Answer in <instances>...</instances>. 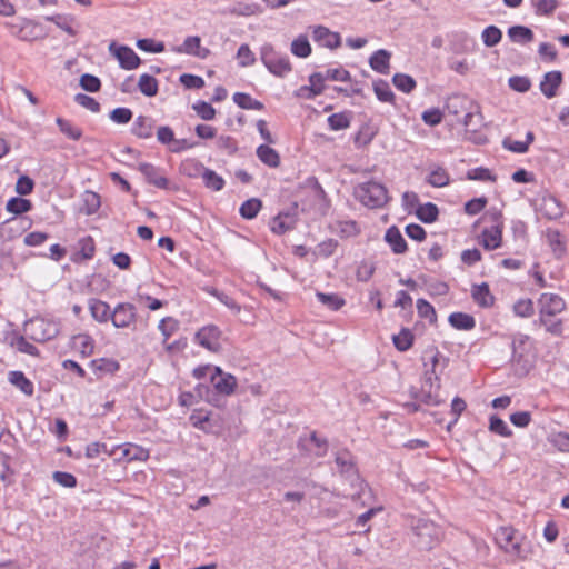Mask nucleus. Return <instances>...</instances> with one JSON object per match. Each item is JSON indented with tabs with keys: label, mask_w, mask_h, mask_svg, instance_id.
I'll use <instances>...</instances> for the list:
<instances>
[{
	"label": "nucleus",
	"mask_w": 569,
	"mask_h": 569,
	"mask_svg": "<svg viewBox=\"0 0 569 569\" xmlns=\"http://www.w3.org/2000/svg\"><path fill=\"white\" fill-rule=\"evenodd\" d=\"M481 237V244L486 250H495L502 244V231L499 226H492L491 229H483Z\"/></svg>",
	"instance_id": "b1692460"
},
{
	"label": "nucleus",
	"mask_w": 569,
	"mask_h": 569,
	"mask_svg": "<svg viewBox=\"0 0 569 569\" xmlns=\"http://www.w3.org/2000/svg\"><path fill=\"white\" fill-rule=\"evenodd\" d=\"M262 208V201L258 198H250L246 200L239 209L240 216L246 220L254 219Z\"/></svg>",
	"instance_id": "ea45409f"
},
{
	"label": "nucleus",
	"mask_w": 569,
	"mask_h": 569,
	"mask_svg": "<svg viewBox=\"0 0 569 569\" xmlns=\"http://www.w3.org/2000/svg\"><path fill=\"white\" fill-rule=\"evenodd\" d=\"M154 120L147 116H138L131 127V133L139 139H149L153 134Z\"/></svg>",
	"instance_id": "412c9836"
},
{
	"label": "nucleus",
	"mask_w": 569,
	"mask_h": 569,
	"mask_svg": "<svg viewBox=\"0 0 569 569\" xmlns=\"http://www.w3.org/2000/svg\"><path fill=\"white\" fill-rule=\"evenodd\" d=\"M377 134V131L368 123L361 126L360 130L356 133L353 142L357 147L368 146Z\"/></svg>",
	"instance_id": "de8ad7c7"
},
{
	"label": "nucleus",
	"mask_w": 569,
	"mask_h": 569,
	"mask_svg": "<svg viewBox=\"0 0 569 569\" xmlns=\"http://www.w3.org/2000/svg\"><path fill=\"white\" fill-rule=\"evenodd\" d=\"M136 307L129 302L117 305L111 313V321L116 328H128L136 322Z\"/></svg>",
	"instance_id": "9d476101"
},
{
	"label": "nucleus",
	"mask_w": 569,
	"mask_h": 569,
	"mask_svg": "<svg viewBox=\"0 0 569 569\" xmlns=\"http://www.w3.org/2000/svg\"><path fill=\"white\" fill-rule=\"evenodd\" d=\"M536 8V13L539 16H552L556 9L559 7L558 0H538L532 2Z\"/></svg>",
	"instance_id": "0e129e2a"
},
{
	"label": "nucleus",
	"mask_w": 569,
	"mask_h": 569,
	"mask_svg": "<svg viewBox=\"0 0 569 569\" xmlns=\"http://www.w3.org/2000/svg\"><path fill=\"white\" fill-rule=\"evenodd\" d=\"M410 395L413 399L419 400L429 406H438L440 403L438 395L433 393L432 390L425 387H422L420 390L411 388Z\"/></svg>",
	"instance_id": "a18cd8bd"
},
{
	"label": "nucleus",
	"mask_w": 569,
	"mask_h": 569,
	"mask_svg": "<svg viewBox=\"0 0 569 569\" xmlns=\"http://www.w3.org/2000/svg\"><path fill=\"white\" fill-rule=\"evenodd\" d=\"M413 533L417 537V543L422 549H431L438 540L439 529L436 523L429 519L420 518L412 526Z\"/></svg>",
	"instance_id": "39448f33"
},
{
	"label": "nucleus",
	"mask_w": 569,
	"mask_h": 569,
	"mask_svg": "<svg viewBox=\"0 0 569 569\" xmlns=\"http://www.w3.org/2000/svg\"><path fill=\"white\" fill-rule=\"evenodd\" d=\"M190 423L206 433L218 435L222 430V422L218 415L202 409H196L189 417Z\"/></svg>",
	"instance_id": "20e7f679"
},
{
	"label": "nucleus",
	"mask_w": 569,
	"mask_h": 569,
	"mask_svg": "<svg viewBox=\"0 0 569 569\" xmlns=\"http://www.w3.org/2000/svg\"><path fill=\"white\" fill-rule=\"evenodd\" d=\"M263 9L259 3L237 2L229 9V13L238 17H249L262 13Z\"/></svg>",
	"instance_id": "58836bf2"
},
{
	"label": "nucleus",
	"mask_w": 569,
	"mask_h": 569,
	"mask_svg": "<svg viewBox=\"0 0 569 569\" xmlns=\"http://www.w3.org/2000/svg\"><path fill=\"white\" fill-rule=\"evenodd\" d=\"M502 39L501 30L496 26H488L482 31L483 43L491 48L497 46Z\"/></svg>",
	"instance_id": "5fc2aeb1"
},
{
	"label": "nucleus",
	"mask_w": 569,
	"mask_h": 569,
	"mask_svg": "<svg viewBox=\"0 0 569 569\" xmlns=\"http://www.w3.org/2000/svg\"><path fill=\"white\" fill-rule=\"evenodd\" d=\"M312 38L316 42L331 50L341 46L340 34L329 30L325 26H316L312 30Z\"/></svg>",
	"instance_id": "ddd939ff"
},
{
	"label": "nucleus",
	"mask_w": 569,
	"mask_h": 569,
	"mask_svg": "<svg viewBox=\"0 0 569 569\" xmlns=\"http://www.w3.org/2000/svg\"><path fill=\"white\" fill-rule=\"evenodd\" d=\"M6 209L8 212L14 216H21L23 213L29 212L32 209V203L30 200L20 197H12L8 200L6 204Z\"/></svg>",
	"instance_id": "c9c22d12"
},
{
	"label": "nucleus",
	"mask_w": 569,
	"mask_h": 569,
	"mask_svg": "<svg viewBox=\"0 0 569 569\" xmlns=\"http://www.w3.org/2000/svg\"><path fill=\"white\" fill-rule=\"evenodd\" d=\"M335 461L339 471L346 477L351 478L358 476L355 458L348 450L337 452Z\"/></svg>",
	"instance_id": "4be33fe9"
},
{
	"label": "nucleus",
	"mask_w": 569,
	"mask_h": 569,
	"mask_svg": "<svg viewBox=\"0 0 569 569\" xmlns=\"http://www.w3.org/2000/svg\"><path fill=\"white\" fill-rule=\"evenodd\" d=\"M427 182L432 187L441 188L449 184L450 178L445 168L437 167L429 173Z\"/></svg>",
	"instance_id": "49530a36"
},
{
	"label": "nucleus",
	"mask_w": 569,
	"mask_h": 569,
	"mask_svg": "<svg viewBox=\"0 0 569 569\" xmlns=\"http://www.w3.org/2000/svg\"><path fill=\"white\" fill-rule=\"evenodd\" d=\"M133 112L131 109L126 107H118L109 113L111 121L118 124H127L132 120Z\"/></svg>",
	"instance_id": "4d7b16f0"
},
{
	"label": "nucleus",
	"mask_w": 569,
	"mask_h": 569,
	"mask_svg": "<svg viewBox=\"0 0 569 569\" xmlns=\"http://www.w3.org/2000/svg\"><path fill=\"white\" fill-rule=\"evenodd\" d=\"M415 336L408 328H402L398 335H393L392 342L398 351L405 352L413 345Z\"/></svg>",
	"instance_id": "4c0bfd02"
},
{
	"label": "nucleus",
	"mask_w": 569,
	"mask_h": 569,
	"mask_svg": "<svg viewBox=\"0 0 569 569\" xmlns=\"http://www.w3.org/2000/svg\"><path fill=\"white\" fill-rule=\"evenodd\" d=\"M194 399L198 398L200 400H206L209 403H214L218 401V395L211 390L209 385L198 383L194 387Z\"/></svg>",
	"instance_id": "bf43d9fd"
},
{
	"label": "nucleus",
	"mask_w": 569,
	"mask_h": 569,
	"mask_svg": "<svg viewBox=\"0 0 569 569\" xmlns=\"http://www.w3.org/2000/svg\"><path fill=\"white\" fill-rule=\"evenodd\" d=\"M116 453L120 451L118 459H126L127 461H146L149 458V451L137 445H121L114 447Z\"/></svg>",
	"instance_id": "a211bd4d"
},
{
	"label": "nucleus",
	"mask_w": 569,
	"mask_h": 569,
	"mask_svg": "<svg viewBox=\"0 0 569 569\" xmlns=\"http://www.w3.org/2000/svg\"><path fill=\"white\" fill-rule=\"evenodd\" d=\"M417 311L420 318L427 319L431 325L437 322V313L433 306L426 299L417 300Z\"/></svg>",
	"instance_id": "603ef678"
},
{
	"label": "nucleus",
	"mask_w": 569,
	"mask_h": 569,
	"mask_svg": "<svg viewBox=\"0 0 569 569\" xmlns=\"http://www.w3.org/2000/svg\"><path fill=\"white\" fill-rule=\"evenodd\" d=\"M563 82V74L561 71L553 70L543 74L542 80L540 81L539 88L542 94L551 99L557 96L558 89Z\"/></svg>",
	"instance_id": "f8f14e48"
},
{
	"label": "nucleus",
	"mask_w": 569,
	"mask_h": 569,
	"mask_svg": "<svg viewBox=\"0 0 569 569\" xmlns=\"http://www.w3.org/2000/svg\"><path fill=\"white\" fill-rule=\"evenodd\" d=\"M109 51L119 61L120 68L124 70H133L141 64L139 56L128 46L112 41L109 44Z\"/></svg>",
	"instance_id": "423d86ee"
},
{
	"label": "nucleus",
	"mask_w": 569,
	"mask_h": 569,
	"mask_svg": "<svg viewBox=\"0 0 569 569\" xmlns=\"http://www.w3.org/2000/svg\"><path fill=\"white\" fill-rule=\"evenodd\" d=\"M202 167V179L203 183L208 189H211L213 191H220L223 189L226 182L221 176H219L216 171Z\"/></svg>",
	"instance_id": "a19ab883"
},
{
	"label": "nucleus",
	"mask_w": 569,
	"mask_h": 569,
	"mask_svg": "<svg viewBox=\"0 0 569 569\" xmlns=\"http://www.w3.org/2000/svg\"><path fill=\"white\" fill-rule=\"evenodd\" d=\"M489 430L501 437L509 438L512 436L511 429L508 427L505 420L497 415H491L489 418Z\"/></svg>",
	"instance_id": "09e8293b"
},
{
	"label": "nucleus",
	"mask_w": 569,
	"mask_h": 569,
	"mask_svg": "<svg viewBox=\"0 0 569 569\" xmlns=\"http://www.w3.org/2000/svg\"><path fill=\"white\" fill-rule=\"evenodd\" d=\"M56 123L59 127V130L69 139L73 141H78L82 137V130L79 127H76L72 124L71 121L63 119L61 117H58L56 119Z\"/></svg>",
	"instance_id": "37998d69"
},
{
	"label": "nucleus",
	"mask_w": 569,
	"mask_h": 569,
	"mask_svg": "<svg viewBox=\"0 0 569 569\" xmlns=\"http://www.w3.org/2000/svg\"><path fill=\"white\" fill-rule=\"evenodd\" d=\"M256 152L259 160L266 166L270 168H278L280 166L279 153L268 144H260Z\"/></svg>",
	"instance_id": "c756f323"
},
{
	"label": "nucleus",
	"mask_w": 569,
	"mask_h": 569,
	"mask_svg": "<svg viewBox=\"0 0 569 569\" xmlns=\"http://www.w3.org/2000/svg\"><path fill=\"white\" fill-rule=\"evenodd\" d=\"M509 87L520 93H525L530 90L531 81L526 76H512L508 79Z\"/></svg>",
	"instance_id": "680f3d73"
},
{
	"label": "nucleus",
	"mask_w": 569,
	"mask_h": 569,
	"mask_svg": "<svg viewBox=\"0 0 569 569\" xmlns=\"http://www.w3.org/2000/svg\"><path fill=\"white\" fill-rule=\"evenodd\" d=\"M80 87L88 92L94 93L101 89V80L90 73H83L79 81Z\"/></svg>",
	"instance_id": "13d9d810"
},
{
	"label": "nucleus",
	"mask_w": 569,
	"mask_h": 569,
	"mask_svg": "<svg viewBox=\"0 0 569 569\" xmlns=\"http://www.w3.org/2000/svg\"><path fill=\"white\" fill-rule=\"evenodd\" d=\"M137 47L146 52L160 53L164 51V43L150 38H142L137 41Z\"/></svg>",
	"instance_id": "052dcab7"
},
{
	"label": "nucleus",
	"mask_w": 569,
	"mask_h": 569,
	"mask_svg": "<svg viewBox=\"0 0 569 569\" xmlns=\"http://www.w3.org/2000/svg\"><path fill=\"white\" fill-rule=\"evenodd\" d=\"M516 532L513 528L502 527L498 533L497 540L506 552L521 557V545L516 538Z\"/></svg>",
	"instance_id": "4468645a"
},
{
	"label": "nucleus",
	"mask_w": 569,
	"mask_h": 569,
	"mask_svg": "<svg viewBox=\"0 0 569 569\" xmlns=\"http://www.w3.org/2000/svg\"><path fill=\"white\" fill-rule=\"evenodd\" d=\"M415 213L417 218L423 223H433L439 218V209L437 204L432 202L418 204Z\"/></svg>",
	"instance_id": "7c9ffc66"
},
{
	"label": "nucleus",
	"mask_w": 569,
	"mask_h": 569,
	"mask_svg": "<svg viewBox=\"0 0 569 569\" xmlns=\"http://www.w3.org/2000/svg\"><path fill=\"white\" fill-rule=\"evenodd\" d=\"M391 53L386 49H379L369 58V64L372 70L381 74L389 73Z\"/></svg>",
	"instance_id": "5701e85b"
},
{
	"label": "nucleus",
	"mask_w": 569,
	"mask_h": 569,
	"mask_svg": "<svg viewBox=\"0 0 569 569\" xmlns=\"http://www.w3.org/2000/svg\"><path fill=\"white\" fill-rule=\"evenodd\" d=\"M26 218L11 217L6 221L0 223V239L3 241H12L13 239L20 237L23 231L29 228V224H26Z\"/></svg>",
	"instance_id": "9b49d317"
},
{
	"label": "nucleus",
	"mask_w": 569,
	"mask_h": 569,
	"mask_svg": "<svg viewBox=\"0 0 569 569\" xmlns=\"http://www.w3.org/2000/svg\"><path fill=\"white\" fill-rule=\"evenodd\" d=\"M540 211L548 220H558L563 216V206L555 196L542 197Z\"/></svg>",
	"instance_id": "f3484780"
},
{
	"label": "nucleus",
	"mask_w": 569,
	"mask_h": 569,
	"mask_svg": "<svg viewBox=\"0 0 569 569\" xmlns=\"http://www.w3.org/2000/svg\"><path fill=\"white\" fill-rule=\"evenodd\" d=\"M9 382L17 387L20 391H22L27 396H32L34 392V387L31 380H29L22 371H10L9 372Z\"/></svg>",
	"instance_id": "c85d7f7f"
},
{
	"label": "nucleus",
	"mask_w": 569,
	"mask_h": 569,
	"mask_svg": "<svg viewBox=\"0 0 569 569\" xmlns=\"http://www.w3.org/2000/svg\"><path fill=\"white\" fill-rule=\"evenodd\" d=\"M372 87L379 101L396 104V96L386 80L378 79L373 81Z\"/></svg>",
	"instance_id": "2f4dec72"
},
{
	"label": "nucleus",
	"mask_w": 569,
	"mask_h": 569,
	"mask_svg": "<svg viewBox=\"0 0 569 569\" xmlns=\"http://www.w3.org/2000/svg\"><path fill=\"white\" fill-rule=\"evenodd\" d=\"M561 234L558 230H548L547 238L556 258H561L566 252L565 243L560 239Z\"/></svg>",
	"instance_id": "864d4df0"
},
{
	"label": "nucleus",
	"mask_w": 569,
	"mask_h": 569,
	"mask_svg": "<svg viewBox=\"0 0 569 569\" xmlns=\"http://www.w3.org/2000/svg\"><path fill=\"white\" fill-rule=\"evenodd\" d=\"M385 241L390 246L395 254H403L408 250L407 241L396 226L387 229Z\"/></svg>",
	"instance_id": "aec40b11"
},
{
	"label": "nucleus",
	"mask_w": 569,
	"mask_h": 569,
	"mask_svg": "<svg viewBox=\"0 0 569 569\" xmlns=\"http://www.w3.org/2000/svg\"><path fill=\"white\" fill-rule=\"evenodd\" d=\"M90 367L93 371L99 373H114L120 369V365L117 360L111 358H100L90 361Z\"/></svg>",
	"instance_id": "e433bc0d"
},
{
	"label": "nucleus",
	"mask_w": 569,
	"mask_h": 569,
	"mask_svg": "<svg viewBox=\"0 0 569 569\" xmlns=\"http://www.w3.org/2000/svg\"><path fill=\"white\" fill-rule=\"evenodd\" d=\"M392 83L403 93H410L417 87L416 80L407 73H395L392 77Z\"/></svg>",
	"instance_id": "c03bdc74"
},
{
	"label": "nucleus",
	"mask_w": 569,
	"mask_h": 569,
	"mask_svg": "<svg viewBox=\"0 0 569 569\" xmlns=\"http://www.w3.org/2000/svg\"><path fill=\"white\" fill-rule=\"evenodd\" d=\"M233 102L241 109L244 110H263L264 104L253 99L249 93L246 92H236L232 97Z\"/></svg>",
	"instance_id": "f704fd0d"
},
{
	"label": "nucleus",
	"mask_w": 569,
	"mask_h": 569,
	"mask_svg": "<svg viewBox=\"0 0 569 569\" xmlns=\"http://www.w3.org/2000/svg\"><path fill=\"white\" fill-rule=\"evenodd\" d=\"M139 171L143 174L148 183L159 189H168L169 180L164 176L160 174V169L152 163H140Z\"/></svg>",
	"instance_id": "dca6fc26"
},
{
	"label": "nucleus",
	"mask_w": 569,
	"mask_h": 569,
	"mask_svg": "<svg viewBox=\"0 0 569 569\" xmlns=\"http://www.w3.org/2000/svg\"><path fill=\"white\" fill-rule=\"evenodd\" d=\"M260 59L266 68L276 77H284L292 70L288 56L277 52L272 44L261 47Z\"/></svg>",
	"instance_id": "f03ea898"
},
{
	"label": "nucleus",
	"mask_w": 569,
	"mask_h": 569,
	"mask_svg": "<svg viewBox=\"0 0 569 569\" xmlns=\"http://www.w3.org/2000/svg\"><path fill=\"white\" fill-rule=\"evenodd\" d=\"M210 381L217 395L230 396L237 387V379L233 375L224 372L220 367L214 366Z\"/></svg>",
	"instance_id": "6e6552de"
},
{
	"label": "nucleus",
	"mask_w": 569,
	"mask_h": 569,
	"mask_svg": "<svg viewBox=\"0 0 569 569\" xmlns=\"http://www.w3.org/2000/svg\"><path fill=\"white\" fill-rule=\"evenodd\" d=\"M291 52L299 58H307L311 53V46L306 36H299L291 43Z\"/></svg>",
	"instance_id": "8fccbe9b"
},
{
	"label": "nucleus",
	"mask_w": 569,
	"mask_h": 569,
	"mask_svg": "<svg viewBox=\"0 0 569 569\" xmlns=\"http://www.w3.org/2000/svg\"><path fill=\"white\" fill-rule=\"evenodd\" d=\"M82 206L80 208V211L87 216L94 214L100 206H101V198L100 196L91 190H86L81 196Z\"/></svg>",
	"instance_id": "393cba45"
},
{
	"label": "nucleus",
	"mask_w": 569,
	"mask_h": 569,
	"mask_svg": "<svg viewBox=\"0 0 569 569\" xmlns=\"http://www.w3.org/2000/svg\"><path fill=\"white\" fill-rule=\"evenodd\" d=\"M316 297L323 306L333 311L339 310L346 303L345 299L338 293H325L317 291Z\"/></svg>",
	"instance_id": "79ce46f5"
},
{
	"label": "nucleus",
	"mask_w": 569,
	"mask_h": 569,
	"mask_svg": "<svg viewBox=\"0 0 569 569\" xmlns=\"http://www.w3.org/2000/svg\"><path fill=\"white\" fill-rule=\"evenodd\" d=\"M539 316L555 317L566 309L565 300L556 293H542L538 299Z\"/></svg>",
	"instance_id": "1a4fd4ad"
},
{
	"label": "nucleus",
	"mask_w": 569,
	"mask_h": 569,
	"mask_svg": "<svg viewBox=\"0 0 569 569\" xmlns=\"http://www.w3.org/2000/svg\"><path fill=\"white\" fill-rule=\"evenodd\" d=\"M192 109L197 112V114L206 121L212 120L216 117V109L211 106V103L199 100L193 106Z\"/></svg>",
	"instance_id": "6e6d98bb"
},
{
	"label": "nucleus",
	"mask_w": 569,
	"mask_h": 569,
	"mask_svg": "<svg viewBox=\"0 0 569 569\" xmlns=\"http://www.w3.org/2000/svg\"><path fill=\"white\" fill-rule=\"evenodd\" d=\"M483 117L480 111L467 112L463 118V124L467 132H476L482 126Z\"/></svg>",
	"instance_id": "e2e57ef3"
},
{
	"label": "nucleus",
	"mask_w": 569,
	"mask_h": 569,
	"mask_svg": "<svg viewBox=\"0 0 569 569\" xmlns=\"http://www.w3.org/2000/svg\"><path fill=\"white\" fill-rule=\"evenodd\" d=\"M179 53L190 54L200 59H206L211 52L208 48L201 47V39L198 36H189L183 43L176 49Z\"/></svg>",
	"instance_id": "2eb2a0df"
},
{
	"label": "nucleus",
	"mask_w": 569,
	"mask_h": 569,
	"mask_svg": "<svg viewBox=\"0 0 569 569\" xmlns=\"http://www.w3.org/2000/svg\"><path fill=\"white\" fill-rule=\"evenodd\" d=\"M488 203V199L482 196V197H479V198H473V199H470L468 200L466 203H465V212L469 216H476L478 213H480L487 206Z\"/></svg>",
	"instance_id": "69168bd1"
},
{
	"label": "nucleus",
	"mask_w": 569,
	"mask_h": 569,
	"mask_svg": "<svg viewBox=\"0 0 569 569\" xmlns=\"http://www.w3.org/2000/svg\"><path fill=\"white\" fill-rule=\"evenodd\" d=\"M89 309L91 312V316L94 320L99 322H107L108 320H111V311L110 306L99 299H91L89 302Z\"/></svg>",
	"instance_id": "bb28decb"
},
{
	"label": "nucleus",
	"mask_w": 569,
	"mask_h": 569,
	"mask_svg": "<svg viewBox=\"0 0 569 569\" xmlns=\"http://www.w3.org/2000/svg\"><path fill=\"white\" fill-rule=\"evenodd\" d=\"M222 331L216 325H208L200 328L194 336L196 341L211 352H220L222 347L220 338Z\"/></svg>",
	"instance_id": "0eeeda50"
},
{
	"label": "nucleus",
	"mask_w": 569,
	"mask_h": 569,
	"mask_svg": "<svg viewBox=\"0 0 569 569\" xmlns=\"http://www.w3.org/2000/svg\"><path fill=\"white\" fill-rule=\"evenodd\" d=\"M24 331L33 341L44 342L53 339L59 329L54 322L47 321L43 318H34L24 322Z\"/></svg>",
	"instance_id": "7ed1b4c3"
},
{
	"label": "nucleus",
	"mask_w": 569,
	"mask_h": 569,
	"mask_svg": "<svg viewBox=\"0 0 569 569\" xmlns=\"http://www.w3.org/2000/svg\"><path fill=\"white\" fill-rule=\"evenodd\" d=\"M353 112L350 110L332 113L328 117L327 122L331 130L339 131L350 127Z\"/></svg>",
	"instance_id": "cd10ccee"
},
{
	"label": "nucleus",
	"mask_w": 569,
	"mask_h": 569,
	"mask_svg": "<svg viewBox=\"0 0 569 569\" xmlns=\"http://www.w3.org/2000/svg\"><path fill=\"white\" fill-rule=\"evenodd\" d=\"M292 221L283 219L282 216L277 214L272 218L271 231L278 236L284 234L287 231L295 229Z\"/></svg>",
	"instance_id": "338daca9"
},
{
	"label": "nucleus",
	"mask_w": 569,
	"mask_h": 569,
	"mask_svg": "<svg viewBox=\"0 0 569 569\" xmlns=\"http://www.w3.org/2000/svg\"><path fill=\"white\" fill-rule=\"evenodd\" d=\"M448 322L457 330L469 331L476 327L473 316L466 312H452L448 318Z\"/></svg>",
	"instance_id": "a878e982"
},
{
	"label": "nucleus",
	"mask_w": 569,
	"mask_h": 569,
	"mask_svg": "<svg viewBox=\"0 0 569 569\" xmlns=\"http://www.w3.org/2000/svg\"><path fill=\"white\" fill-rule=\"evenodd\" d=\"M471 297L473 301L481 308H490L495 305L496 301V298L491 293L487 282L473 284L471 289Z\"/></svg>",
	"instance_id": "6ab92c4d"
},
{
	"label": "nucleus",
	"mask_w": 569,
	"mask_h": 569,
	"mask_svg": "<svg viewBox=\"0 0 569 569\" xmlns=\"http://www.w3.org/2000/svg\"><path fill=\"white\" fill-rule=\"evenodd\" d=\"M508 37L512 42L529 43L535 39L533 31L526 26H512L508 29Z\"/></svg>",
	"instance_id": "473e14b6"
},
{
	"label": "nucleus",
	"mask_w": 569,
	"mask_h": 569,
	"mask_svg": "<svg viewBox=\"0 0 569 569\" xmlns=\"http://www.w3.org/2000/svg\"><path fill=\"white\" fill-rule=\"evenodd\" d=\"M353 196L370 209L382 208L390 200L386 186L373 180L357 184L353 189Z\"/></svg>",
	"instance_id": "f257e3e1"
},
{
	"label": "nucleus",
	"mask_w": 569,
	"mask_h": 569,
	"mask_svg": "<svg viewBox=\"0 0 569 569\" xmlns=\"http://www.w3.org/2000/svg\"><path fill=\"white\" fill-rule=\"evenodd\" d=\"M73 343L79 348L82 357H89L93 353L94 341L89 335L74 336Z\"/></svg>",
	"instance_id": "3c124183"
},
{
	"label": "nucleus",
	"mask_w": 569,
	"mask_h": 569,
	"mask_svg": "<svg viewBox=\"0 0 569 569\" xmlns=\"http://www.w3.org/2000/svg\"><path fill=\"white\" fill-rule=\"evenodd\" d=\"M138 89L146 97H156L159 91V82L153 76L143 73L139 78Z\"/></svg>",
	"instance_id": "72a5a7b5"
},
{
	"label": "nucleus",
	"mask_w": 569,
	"mask_h": 569,
	"mask_svg": "<svg viewBox=\"0 0 569 569\" xmlns=\"http://www.w3.org/2000/svg\"><path fill=\"white\" fill-rule=\"evenodd\" d=\"M327 77L322 72H313L309 76V89L311 90V94H321L325 91V81Z\"/></svg>",
	"instance_id": "774afa93"
}]
</instances>
